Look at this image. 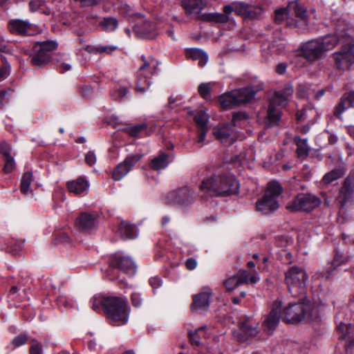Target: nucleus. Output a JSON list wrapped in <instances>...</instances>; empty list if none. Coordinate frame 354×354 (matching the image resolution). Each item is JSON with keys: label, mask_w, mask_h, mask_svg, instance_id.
Here are the masks:
<instances>
[{"label": "nucleus", "mask_w": 354, "mask_h": 354, "mask_svg": "<svg viewBox=\"0 0 354 354\" xmlns=\"http://www.w3.org/2000/svg\"><path fill=\"white\" fill-rule=\"evenodd\" d=\"M142 65L137 73L136 91L144 93L149 88L151 77L157 73L158 62L151 57H142Z\"/></svg>", "instance_id": "nucleus-7"}, {"label": "nucleus", "mask_w": 354, "mask_h": 354, "mask_svg": "<svg viewBox=\"0 0 354 354\" xmlns=\"http://www.w3.org/2000/svg\"><path fill=\"white\" fill-rule=\"evenodd\" d=\"M354 194V180L348 178L345 180L342 187L337 200L342 207H344L346 203L352 198Z\"/></svg>", "instance_id": "nucleus-26"}, {"label": "nucleus", "mask_w": 354, "mask_h": 354, "mask_svg": "<svg viewBox=\"0 0 354 354\" xmlns=\"http://www.w3.org/2000/svg\"><path fill=\"white\" fill-rule=\"evenodd\" d=\"M119 233L124 239H136L138 235L136 227L124 221L120 223Z\"/></svg>", "instance_id": "nucleus-32"}, {"label": "nucleus", "mask_w": 354, "mask_h": 354, "mask_svg": "<svg viewBox=\"0 0 354 354\" xmlns=\"http://www.w3.org/2000/svg\"><path fill=\"white\" fill-rule=\"evenodd\" d=\"M206 6L205 0H183V6L187 14L198 15Z\"/></svg>", "instance_id": "nucleus-28"}, {"label": "nucleus", "mask_w": 354, "mask_h": 354, "mask_svg": "<svg viewBox=\"0 0 354 354\" xmlns=\"http://www.w3.org/2000/svg\"><path fill=\"white\" fill-rule=\"evenodd\" d=\"M128 93V89L124 86H120L118 88H114L111 93V97L115 101H120L123 100Z\"/></svg>", "instance_id": "nucleus-41"}, {"label": "nucleus", "mask_w": 354, "mask_h": 354, "mask_svg": "<svg viewBox=\"0 0 354 354\" xmlns=\"http://www.w3.org/2000/svg\"><path fill=\"white\" fill-rule=\"evenodd\" d=\"M186 55L193 60H198V64L201 66H204L208 61L207 53L199 48L187 49L186 50Z\"/></svg>", "instance_id": "nucleus-33"}, {"label": "nucleus", "mask_w": 354, "mask_h": 354, "mask_svg": "<svg viewBox=\"0 0 354 354\" xmlns=\"http://www.w3.org/2000/svg\"><path fill=\"white\" fill-rule=\"evenodd\" d=\"M8 28L11 32L21 35L33 33V25L20 19L11 20L8 24Z\"/></svg>", "instance_id": "nucleus-24"}, {"label": "nucleus", "mask_w": 354, "mask_h": 354, "mask_svg": "<svg viewBox=\"0 0 354 354\" xmlns=\"http://www.w3.org/2000/svg\"><path fill=\"white\" fill-rule=\"evenodd\" d=\"M75 225L80 230L83 231L93 230L96 226V217L92 214L82 212L77 218Z\"/></svg>", "instance_id": "nucleus-25"}, {"label": "nucleus", "mask_w": 354, "mask_h": 354, "mask_svg": "<svg viewBox=\"0 0 354 354\" xmlns=\"http://www.w3.org/2000/svg\"><path fill=\"white\" fill-rule=\"evenodd\" d=\"M342 175L343 171L341 169H333L324 176L322 182L324 184H330L333 181L339 178Z\"/></svg>", "instance_id": "nucleus-40"}, {"label": "nucleus", "mask_w": 354, "mask_h": 354, "mask_svg": "<svg viewBox=\"0 0 354 354\" xmlns=\"http://www.w3.org/2000/svg\"><path fill=\"white\" fill-rule=\"evenodd\" d=\"M337 328L339 338L344 342L346 353L354 346V326L337 319Z\"/></svg>", "instance_id": "nucleus-23"}, {"label": "nucleus", "mask_w": 354, "mask_h": 354, "mask_svg": "<svg viewBox=\"0 0 354 354\" xmlns=\"http://www.w3.org/2000/svg\"><path fill=\"white\" fill-rule=\"evenodd\" d=\"M110 265L112 268H118L129 275H133L136 272V266L131 259L121 254H115L111 258Z\"/></svg>", "instance_id": "nucleus-21"}, {"label": "nucleus", "mask_w": 354, "mask_h": 354, "mask_svg": "<svg viewBox=\"0 0 354 354\" xmlns=\"http://www.w3.org/2000/svg\"><path fill=\"white\" fill-rule=\"evenodd\" d=\"M10 66L5 65L0 68V81L6 79L9 75Z\"/></svg>", "instance_id": "nucleus-57"}, {"label": "nucleus", "mask_w": 354, "mask_h": 354, "mask_svg": "<svg viewBox=\"0 0 354 354\" xmlns=\"http://www.w3.org/2000/svg\"><path fill=\"white\" fill-rule=\"evenodd\" d=\"M131 301L133 306H135L136 307L140 306L142 303V298L140 297V295L137 292H133L131 295Z\"/></svg>", "instance_id": "nucleus-56"}, {"label": "nucleus", "mask_w": 354, "mask_h": 354, "mask_svg": "<svg viewBox=\"0 0 354 354\" xmlns=\"http://www.w3.org/2000/svg\"><path fill=\"white\" fill-rule=\"evenodd\" d=\"M321 204V200L312 194H300L287 206L291 211L309 212L317 207Z\"/></svg>", "instance_id": "nucleus-16"}, {"label": "nucleus", "mask_w": 354, "mask_h": 354, "mask_svg": "<svg viewBox=\"0 0 354 354\" xmlns=\"http://www.w3.org/2000/svg\"><path fill=\"white\" fill-rule=\"evenodd\" d=\"M57 241L67 243L69 242V237L66 233H61L57 237Z\"/></svg>", "instance_id": "nucleus-61"}, {"label": "nucleus", "mask_w": 354, "mask_h": 354, "mask_svg": "<svg viewBox=\"0 0 354 354\" xmlns=\"http://www.w3.org/2000/svg\"><path fill=\"white\" fill-rule=\"evenodd\" d=\"M353 39H346V44L333 54L335 66L338 70H347L354 64Z\"/></svg>", "instance_id": "nucleus-13"}, {"label": "nucleus", "mask_w": 354, "mask_h": 354, "mask_svg": "<svg viewBox=\"0 0 354 354\" xmlns=\"http://www.w3.org/2000/svg\"><path fill=\"white\" fill-rule=\"evenodd\" d=\"M89 185L88 181L83 177L67 183L68 191L75 194H86L88 190Z\"/></svg>", "instance_id": "nucleus-29"}, {"label": "nucleus", "mask_w": 354, "mask_h": 354, "mask_svg": "<svg viewBox=\"0 0 354 354\" xmlns=\"http://www.w3.org/2000/svg\"><path fill=\"white\" fill-rule=\"evenodd\" d=\"M142 155L136 153L127 156L113 170L112 177L115 180H120L129 174L131 168L142 158Z\"/></svg>", "instance_id": "nucleus-19"}, {"label": "nucleus", "mask_w": 354, "mask_h": 354, "mask_svg": "<svg viewBox=\"0 0 354 354\" xmlns=\"http://www.w3.org/2000/svg\"><path fill=\"white\" fill-rule=\"evenodd\" d=\"M274 19L278 24L286 23L288 26H307L306 10L297 2L290 3L286 8L275 12Z\"/></svg>", "instance_id": "nucleus-5"}, {"label": "nucleus", "mask_w": 354, "mask_h": 354, "mask_svg": "<svg viewBox=\"0 0 354 354\" xmlns=\"http://www.w3.org/2000/svg\"><path fill=\"white\" fill-rule=\"evenodd\" d=\"M174 157L171 153L160 152L151 161L150 167L155 171L165 169L173 161Z\"/></svg>", "instance_id": "nucleus-27"}, {"label": "nucleus", "mask_w": 354, "mask_h": 354, "mask_svg": "<svg viewBox=\"0 0 354 354\" xmlns=\"http://www.w3.org/2000/svg\"><path fill=\"white\" fill-rule=\"evenodd\" d=\"M213 296L214 292L210 287H203L198 293L193 296L192 310L197 313H202L207 310Z\"/></svg>", "instance_id": "nucleus-17"}, {"label": "nucleus", "mask_w": 354, "mask_h": 354, "mask_svg": "<svg viewBox=\"0 0 354 354\" xmlns=\"http://www.w3.org/2000/svg\"><path fill=\"white\" fill-rule=\"evenodd\" d=\"M307 279L306 271L297 266L290 268L285 273V282L292 297L305 293Z\"/></svg>", "instance_id": "nucleus-8"}, {"label": "nucleus", "mask_w": 354, "mask_h": 354, "mask_svg": "<svg viewBox=\"0 0 354 354\" xmlns=\"http://www.w3.org/2000/svg\"><path fill=\"white\" fill-rule=\"evenodd\" d=\"M259 321L252 316H245L239 322V328L233 334L240 342H245L259 333Z\"/></svg>", "instance_id": "nucleus-14"}, {"label": "nucleus", "mask_w": 354, "mask_h": 354, "mask_svg": "<svg viewBox=\"0 0 354 354\" xmlns=\"http://www.w3.org/2000/svg\"><path fill=\"white\" fill-rule=\"evenodd\" d=\"M29 9L31 12H40L46 15L50 14V9L46 8L45 2L41 0H32L30 1Z\"/></svg>", "instance_id": "nucleus-36"}, {"label": "nucleus", "mask_w": 354, "mask_h": 354, "mask_svg": "<svg viewBox=\"0 0 354 354\" xmlns=\"http://www.w3.org/2000/svg\"><path fill=\"white\" fill-rule=\"evenodd\" d=\"M293 93L292 86L286 84L283 90L274 91L269 100L268 121L270 126L277 125L281 118V109L286 106Z\"/></svg>", "instance_id": "nucleus-6"}, {"label": "nucleus", "mask_w": 354, "mask_h": 354, "mask_svg": "<svg viewBox=\"0 0 354 354\" xmlns=\"http://www.w3.org/2000/svg\"><path fill=\"white\" fill-rule=\"evenodd\" d=\"M53 198L55 203L58 205L59 203L66 200V195L62 188H57L53 194Z\"/></svg>", "instance_id": "nucleus-46"}, {"label": "nucleus", "mask_w": 354, "mask_h": 354, "mask_svg": "<svg viewBox=\"0 0 354 354\" xmlns=\"http://www.w3.org/2000/svg\"><path fill=\"white\" fill-rule=\"evenodd\" d=\"M92 92L93 89L89 85L83 86L81 90V93L84 97H88Z\"/></svg>", "instance_id": "nucleus-59"}, {"label": "nucleus", "mask_w": 354, "mask_h": 354, "mask_svg": "<svg viewBox=\"0 0 354 354\" xmlns=\"http://www.w3.org/2000/svg\"><path fill=\"white\" fill-rule=\"evenodd\" d=\"M280 317L288 324H298L303 321L314 322L319 319L317 306L310 299L304 298L298 302H290L281 310V302L275 301L270 313L263 322L266 333L270 334L279 322Z\"/></svg>", "instance_id": "nucleus-1"}, {"label": "nucleus", "mask_w": 354, "mask_h": 354, "mask_svg": "<svg viewBox=\"0 0 354 354\" xmlns=\"http://www.w3.org/2000/svg\"><path fill=\"white\" fill-rule=\"evenodd\" d=\"M145 127L146 126L145 124H140L126 127L124 129V131H125L130 136L135 137L137 136L142 130H144Z\"/></svg>", "instance_id": "nucleus-44"}, {"label": "nucleus", "mask_w": 354, "mask_h": 354, "mask_svg": "<svg viewBox=\"0 0 354 354\" xmlns=\"http://www.w3.org/2000/svg\"><path fill=\"white\" fill-rule=\"evenodd\" d=\"M6 47V41L0 35V51L3 50Z\"/></svg>", "instance_id": "nucleus-63"}, {"label": "nucleus", "mask_w": 354, "mask_h": 354, "mask_svg": "<svg viewBox=\"0 0 354 354\" xmlns=\"http://www.w3.org/2000/svg\"><path fill=\"white\" fill-rule=\"evenodd\" d=\"M119 12L120 13V15L127 17L130 16L136 17V15H137L135 14L131 8L126 3H121V6L119 8Z\"/></svg>", "instance_id": "nucleus-48"}, {"label": "nucleus", "mask_w": 354, "mask_h": 354, "mask_svg": "<svg viewBox=\"0 0 354 354\" xmlns=\"http://www.w3.org/2000/svg\"><path fill=\"white\" fill-rule=\"evenodd\" d=\"M247 119L248 115L245 113H235L232 122L214 127L213 133L216 138L223 145H230L237 139V134L234 127L238 122L246 120Z\"/></svg>", "instance_id": "nucleus-9"}, {"label": "nucleus", "mask_w": 354, "mask_h": 354, "mask_svg": "<svg viewBox=\"0 0 354 354\" xmlns=\"http://www.w3.org/2000/svg\"><path fill=\"white\" fill-rule=\"evenodd\" d=\"M282 191L279 183L270 182L263 196L257 202V211L267 214L276 210L279 207L277 198Z\"/></svg>", "instance_id": "nucleus-11"}, {"label": "nucleus", "mask_w": 354, "mask_h": 354, "mask_svg": "<svg viewBox=\"0 0 354 354\" xmlns=\"http://www.w3.org/2000/svg\"><path fill=\"white\" fill-rule=\"evenodd\" d=\"M194 192L187 187H183L169 192L166 201L171 205H187L193 201Z\"/></svg>", "instance_id": "nucleus-18"}, {"label": "nucleus", "mask_w": 354, "mask_h": 354, "mask_svg": "<svg viewBox=\"0 0 354 354\" xmlns=\"http://www.w3.org/2000/svg\"><path fill=\"white\" fill-rule=\"evenodd\" d=\"M57 304L66 308H75V302L72 298L64 295L57 298Z\"/></svg>", "instance_id": "nucleus-45"}, {"label": "nucleus", "mask_w": 354, "mask_h": 354, "mask_svg": "<svg viewBox=\"0 0 354 354\" xmlns=\"http://www.w3.org/2000/svg\"><path fill=\"white\" fill-rule=\"evenodd\" d=\"M201 189L209 196H225L237 194L239 183L233 175H218L204 180Z\"/></svg>", "instance_id": "nucleus-4"}, {"label": "nucleus", "mask_w": 354, "mask_h": 354, "mask_svg": "<svg viewBox=\"0 0 354 354\" xmlns=\"http://www.w3.org/2000/svg\"><path fill=\"white\" fill-rule=\"evenodd\" d=\"M350 38H354V33L347 30L346 32H344V35H343L342 32H339L337 35H328L317 39L319 40L322 44V48L324 53L325 51L333 49L337 43L342 41L346 42V39H349Z\"/></svg>", "instance_id": "nucleus-22"}, {"label": "nucleus", "mask_w": 354, "mask_h": 354, "mask_svg": "<svg viewBox=\"0 0 354 354\" xmlns=\"http://www.w3.org/2000/svg\"><path fill=\"white\" fill-rule=\"evenodd\" d=\"M103 307L108 318L115 325L125 324L129 319V308L125 298L119 297H94L92 301V308L97 311Z\"/></svg>", "instance_id": "nucleus-2"}, {"label": "nucleus", "mask_w": 354, "mask_h": 354, "mask_svg": "<svg viewBox=\"0 0 354 354\" xmlns=\"http://www.w3.org/2000/svg\"><path fill=\"white\" fill-rule=\"evenodd\" d=\"M27 341V336L24 334H21L17 337H15L12 341V344L14 345L15 348L19 347L23 344H24Z\"/></svg>", "instance_id": "nucleus-49"}, {"label": "nucleus", "mask_w": 354, "mask_h": 354, "mask_svg": "<svg viewBox=\"0 0 354 354\" xmlns=\"http://www.w3.org/2000/svg\"><path fill=\"white\" fill-rule=\"evenodd\" d=\"M85 160L89 165H93L96 162L95 154L93 151H88L85 156Z\"/></svg>", "instance_id": "nucleus-54"}, {"label": "nucleus", "mask_w": 354, "mask_h": 354, "mask_svg": "<svg viewBox=\"0 0 354 354\" xmlns=\"http://www.w3.org/2000/svg\"><path fill=\"white\" fill-rule=\"evenodd\" d=\"M286 69V66L284 64H279L277 65L276 71L278 74L282 75L283 73H285Z\"/></svg>", "instance_id": "nucleus-62"}, {"label": "nucleus", "mask_w": 354, "mask_h": 354, "mask_svg": "<svg viewBox=\"0 0 354 354\" xmlns=\"http://www.w3.org/2000/svg\"><path fill=\"white\" fill-rule=\"evenodd\" d=\"M239 286H241V283H239L236 274L229 277L224 281V286L228 291H233Z\"/></svg>", "instance_id": "nucleus-42"}, {"label": "nucleus", "mask_w": 354, "mask_h": 354, "mask_svg": "<svg viewBox=\"0 0 354 354\" xmlns=\"http://www.w3.org/2000/svg\"><path fill=\"white\" fill-rule=\"evenodd\" d=\"M116 48L115 46H100L96 48V50L99 53H111Z\"/></svg>", "instance_id": "nucleus-53"}, {"label": "nucleus", "mask_w": 354, "mask_h": 354, "mask_svg": "<svg viewBox=\"0 0 354 354\" xmlns=\"http://www.w3.org/2000/svg\"><path fill=\"white\" fill-rule=\"evenodd\" d=\"M57 68L61 72L64 73L70 70L71 68V66L69 64L59 62Z\"/></svg>", "instance_id": "nucleus-60"}, {"label": "nucleus", "mask_w": 354, "mask_h": 354, "mask_svg": "<svg viewBox=\"0 0 354 354\" xmlns=\"http://www.w3.org/2000/svg\"><path fill=\"white\" fill-rule=\"evenodd\" d=\"M295 142L297 146V154L299 158H306L309 151L308 147L307 145V140H302L300 138H295Z\"/></svg>", "instance_id": "nucleus-38"}, {"label": "nucleus", "mask_w": 354, "mask_h": 354, "mask_svg": "<svg viewBox=\"0 0 354 354\" xmlns=\"http://www.w3.org/2000/svg\"><path fill=\"white\" fill-rule=\"evenodd\" d=\"M4 172L6 174L10 173L15 169V162L14 158L12 156L6 157L4 159Z\"/></svg>", "instance_id": "nucleus-47"}, {"label": "nucleus", "mask_w": 354, "mask_h": 354, "mask_svg": "<svg viewBox=\"0 0 354 354\" xmlns=\"http://www.w3.org/2000/svg\"><path fill=\"white\" fill-rule=\"evenodd\" d=\"M212 90V84L211 83H201L198 86V93L201 96L205 99L209 100L211 98L210 92Z\"/></svg>", "instance_id": "nucleus-43"}, {"label": "nucleus", "mask_w": 354, "mask_h": 354, "mask_svg": "<svg viewBox=\"0 0 354 354\" xmlns=\"http://www.w3.org/2000/svg\"><path fill=\"white\" fill-rule=\"evenodd\" d=\"M56 47L57 44L53 41H45L35 44L33 47L32 63L39 67L43 66L50 60V52L55 49Z\"/></svg>", "instance_id": "nucleus-15"}, {"label": "nucleus", "mask_w": 354, "mask_h": 354, "mask_svg": "<svg viewBox=\"0 0 354 354\" xmlns=\"http://www.w3.org/2000/svg\"><path fill=\"white\" fill-rule=\"evenodd\" d=\"M32 181V174L27 171L24 174L21 180L20 190L21 193L28 194L30 192V185Z\"/></svg>", "instance_id": "nucleus-37"}, {"label": "nucleus", "mask_w": 354, "mask_h": 354, "mask_svg": "<svg viewBox=\"0 0 354 354\" xmlns=\"http://www.w3.org/2000/svg\"><path fill=\"white\" fill-rule=\"evenodd\" d=\"M149 283L153 289L158 288L162 286V280L158 277H151L149 279Z\"/></svg>", "instance_id": "nucleus-55"}, {"label": "nucleus", "mask_w": 354, "mask_h": 354, "mask_svg": "<svg viewBox=\"0 0 354 354\" xmlns=\"http://www.w3.org/2000/svg\"><path fill=\"white\" fill-rule=\"evenodd\" d=\"M30 354H42L41 346L38 342H33L30 348Z\"/></svg>", "instance_id": "nucleus-52"}, {"label": "nucleus", "mask_w": 354, "mask_h": 354, "mask_svg": "<svg viewBox=\"0 0 354 354\" xmlns=\"http://www.w3.org/2000/svg\"><path fill=\"white\" fill-rule=\"evenodd\" d=\"M185 266L188 270H193L197 266V261L193 258H189L185 261Z\"/></svg>", "instance_id": "nucleus-58"}, {"label": "nucleus", "mask_w": 354, "mask_h": 354, "mask_svg": "<svg viewBox=\"0 0 354 354\" xmlns=\"http://www.w3.org/2000/svg\"><path fill=\"white\" fill-rule=\"evenodd\" d=\"M232 12L242 16L244 19H254L263 12V8L259 6L236 2L232 5L225 6L223 14L218 12L203 14L201 18L205 21L224 23L230 20V15Z\"/></svg>", "instance_id": "nucleus-3"}, {"label": "nucleus", "mask_w": 354, "mask_h": 354, "mask_svg": "<svg viewBox=\"0 0 354 354\" xmlns=\"http://www.w3.org/2000/svg\"><path fill=\"white\" fill-rule=\"evenodd\" d=\"M301 55L307 60L313 62L321 58L324 54L322 44L318 39H312L301 46Z\"/></svg>", "instance_id": "nucleus-20"}, {"label": "nucleus", "mask_w": 354, "mask_h": 354, "mask_svg": "<svg viewBox=\"0 0 354 354\" xmlns=\"http://www.w3.org/2000/svg\"><path fill=\"white\" fill-rule=\"evenodd\" d=\"M191 114L194 115V119L198 129H208L209 115L206 110H196L194 112H192Z\"/></svg>", "instance_id": "nucleus-34"}, {"label": "nucleus", "mask_w": 354, "mask_h": 354, "mask_svg": "<svg viewBox=\"0 0 354 354\" xmlns=\"http://www.w3.org/2000/svg\"><path fill=\"white\" fill-rule=\"evenodd\" d=\"M347 131L349 135L354 138V126H348L347 127Z\"/></svg>", "instance_id": "nucleus-64"}, {"label": "nucleus", "mask_w": 354, "mask_h": 354, "mask_svg": "<svg viewBox=\"0 0 354 354\" xmlns=\"http://www.w3.org/2000/svg\"><path fill=\"white\" fill-rule=\"evenodd\" d=\"M10 151V147L7 142H3L0 144V153L3 154L5 158L11 156Z\"/></svg>", "instance_id": "nucleus-50"}, {"label": "nucleus", "mask_w": 354, "mask_h": 354, "mask_svg": "<svg viewBox=\"0 0 354 354\" xmlns=\"http://www.w3.org/2000/svg\"><path fill=\"white\" fill-rule=\"evenodd\" d=\"M207 326H203L198 328L195 331L189 333V337L191 344L193 346H200L203 344L201 339L203 337L206 338L209 334L207 333Z\"/></svg>", "instance_id": "nucleus-35"}, {"label": "nucleus", "mask_w": 354, "mask_h": 354, "mask_svg": "<svg viewBox=\"0 0 354 354\" xmlns=\"http://www.w3.org/2000/svg\"><path fill=\"white\" fill-rule=\"evenodd\" d=\"M354 106V91L348 93L341 100L335 110V115L340 118L342 113L349 107Z\"/></svg>", "instance_id": "nucleus-31"}, {"label": "nucleus", "mask_w": 354, "mask_h": 354, "mask_svg": "<svg viewBox=\"0 0 354 354\" xmlns=\"http://www.w3.org/2000/svg\"><path fill=\"white\" fill-rule=\"evenodd\" d=\"M198 135L196 139V142L199 147H202L204 145V141L206 137V133L208 129H198Z\"/></svg>", "instance_id": "nucleus-51"}, {"label": "nucleus", "mask_w": 354, "mask_h": 354, "mask_svg": "<svg viewBox=\"0 0 354 354\" xmlns=\"http://www.w3.org/2000/svg\"><path fill=\"white\" fill-rule=\"evenodd\" d=\"M104 31L112 32L118 27V21L114 17L104 18L100 24Z\"/></svg>", "instance_id": "nucleus-39"}, {"label": "nucleus", "mask_w": 354, "mask_h": 354, "mask_svg": "<svg viewBox=\"0 0 354 354\" xmlns=\"http://www.w3.org/2000/svg\"><path fill=\"white\" fill-rule=\"evenodd\" d=\"M236 275L241 285L255 284L260 281V277L255 270L248 272L246 270H239Z\"/></svg>", "instance_id": "nucleus-30"}, {"label": "nucleus", "mask_w": 354, "mask_h": 354, "mask_svg": "<svg viewBox=\"0 0 354 354\" xmlns=\"http://www.w3.org/2000/svg\"><path fill=\"white\" fill-rule=\"evenodd\" d=\"M162 22L154 21L141 14L136 15V24L133 27V31L139 37L153 39L162 32Z\"/></svg>", "instance_id": "nucleus-12"}, {"label": "nucleus", "mask_w": 354, "mask_h": 354, "mask_svg": "<svg viewBox=\"0 0 354 354\" xmlns=\"http://www.w3.org/2000/svg\"><path fill=\"white\" fill-rule=\"evenodd\" d=\"M255 93L256 91L251 87L243 88L221 95L218 101L223 109H230L251 101L254 99Z\"/></svg>", "instance_id": "nucleus-10"}]
</instances>
